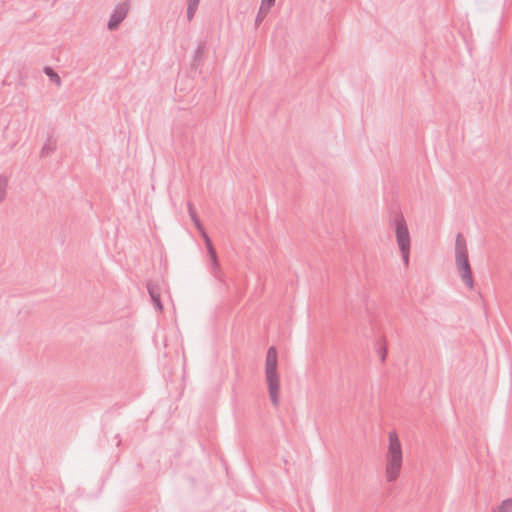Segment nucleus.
I'll return each instance as SVG.
<instances>
[{
  "instance_id": "nucleus-1",
  "label": "nucleus",
  "mask_w": 512,
  "mask_h": 512,
  "mask_svg": "<svg viewBox=\"0 0 512 512\" xmlns=\"http://www.w3.org/2000/svg\"><path fill=\"white\" fill-rule=\"evenodd\" d=\"M278 356L274 346L268 348L265 361V376L270 400L275 407L279 404L280 378L277 372Z\"/></svg>"
},
{
  "instance_id": "nucleus-2",
  "label": "nucleus",
  "mask_w": 512,
  "mask_h": 512,
  "mask_svg": "<svg viewBox=\"0 0 512 512\" xmlns=\"http://www.w3.org/2000/svg\"><path fill=\"white\" fill-rule=\"evenodd\" d=\"M402 467V447L398 435L395 431L389 433V446L386 464V480L395 481Z\"/></svg>"
},
{
  "instance_id": "nucleus-3",
  "label": "nucleus",
  "mask_w": 512,
  "mask_h": 512,
  "mask_svg": "<svg viewBox=\"0 0 512 512\" xmlns=\"http://www.w3.org/2000/svg\"><path fill=\"white\" fill-rule=\"evenodd\" d=\"M455 263L460 272L462 281L468 286L469 289H473L474 280L468 259L467 244L461 233H458L455 239Z\"/></svg>"
},
{
  "instance_id": "nucleus-4",
  "label": "nucleus",
  "mask_w": 512,
  "mask_h": 512,
  "mask_svg": "<svg viewBox=\"0 0 512 512\" xmlns=\"http://www.w3.org/2000/svg\"><path fill=\"white\" fill-rule=\"evenodd\" d=\"M399 249L411 248V238L406 221L402 215H396L392 221Z\"/></svg>"
},
{
  "instance_id": "nucleus-5",
  "label": "nucleus",
  "mask_w": 512,
  "mask_h": 512,
  "mask_svg": "<svg viewBox=\"0 0 512 512\" xmlns=\"http://www.w3.org/2000/svg\"><path fill=\"white\" fill-rule=\"evenodd\" d=\"M129 8L130 5L127 1L119 3L114 7L107 24V28L110 31H114L119 27L122 21L127 17Z\"/></svg>"
},
{
  "instance_id": "nucleus-6",
  "label": "nucleus",
  "mask_w": 512,
  "mask_h": 512,
  "mask_svg": "<svg viewBox=\"0 0 512 512\" xmlns=\"http://www.w3.org/2000/svg\"><path fill=\"white\" fill-rule=\"evenodd\" d=\"M147 290L151 297V300L153 302L155 309L161 311L163 309V306L161 303L160 292H159L158 286L156 284L150 282L147 284Z\"/></svg>"
},
{
  "instance_id": "nucleus-7",
  "label": "nucleus",
  "mask_w": 512,
  "mask_h": 512,
  "mask_svg": "<svg viewBox=\"0 0 512 512\" xmlns=\"http://www.w3.org/2000/svg\"><path fill=\"white\" fill-rule=\"evenodd\" d=\"M210 256V272L218 280L222 281L223 274L220 269L217 254H209Z\"/></svg>"
},
{
  "instance_id": "nucleus-8",
  "label": "nucleus",
  "mask_w": 512,
  "mask_h": 512,
  "mask_svg": "<svg viewBox=\"0 0 512 512\" xmlns=\"http://www.w3.org/2000/svg\"><path fill=\"white\" fill-rule=\"evenodd\" d=\"M200 0H187V19L191 21L198 9Z\"/></svg>"
},
{
  "instance_id": "nucleus-9",
  "label": "nucleus",
  "mask_w": 512,
  "mask_h": 512,
  "mask_svg": "<svg viewBox=\"0 0 512 512\" xmlns=\"http://www.w3.org/2000/svg\"><path fill=\"white\" fill-rule=\"evenodd\" d=\"M8 182L9 179L7 176L0 175V203H2L6 198Z\"/></svg>"
},
{
  "instance_id": "nucleus-10",
  "label": "nucleus",
  "mask_w": 512,
  "mask_h": 512,
  "mask_svg": "<svg viewBox=\"0 0 512 512\" xmlns=\"http://www.w3.org/2000/svg\"><path fill=\"white\" fill-rule=\"evenodd\" d=\"M491 512H512V498L503 500L501 504Z\"/></svg>"
},
{
  "instance_id": "nucleus-11",
  "label": "nucleus",
  "mask_w": 512,
  "mask_h": 512,
  "mask_svg": "<svg viewBox=\"0 0 512 512\" xmlns=\"http://www.w3.org/2000/svg\"><path fill=\"white\" fill-rule=\"evenodd\" d=\"M56 149V142L52 139H48L41 149V155L46 156L52 153Z\"/></svg>"
},
{
  "instance_id": "nucleus-12",
  "label": "nucleus",
  "mask_w": 512,
  "mask_h": 512,
  "mask_svg": "<svg viewBox=\"0 0 512 512\" xmlns=\"http://www.w3.org/2000/svg\"><path fill=\"white\" fill-rule=\"evenodd\" d=\"M45 73L52 82L56 83L58 86L61 84L60 76L51 67H46Z\"/></svg>"
},
{
  "instance_id": "nucleus-13",
  "label": "nucleus",
  "mask_w": 512,
  "mask_h": 512,
  "mask_svg": "<svg viewBox=\"0 0 512 512\" xmlns=\"http://www.w3.org/2000/svg\"><path fill=\"white\" fill-rule=\"evenodd\" d=\"M204 242H205V246L207 248V251H208V254H214L216 253L213 245H212V242H211V239L210 237L208 236V234L206 232H203V234L201 235Z\"/></svg>"
},
{
  "instance_id": "nucleus-14",
  "label": "nucleus",
  "mask_w": 512,
  "mask_h": 512,
  "mask_svg": "<svg viewBox=\"0 0 512 512\" xmlns=\"http://www.w3.org/2000/svg\"><path fill=\"white\" fill-rule=\"evenodd\" d=\"M276 0H261V10L269 12L271 7L275 4Z\"/></svg>"
},
{
  "instance_id": "nucleus-15",
  "label": "nucleus",
  "mask_w": 512,
  "mask_h": 512,
  "mask_svg": "<svg viewBox=\"0 0 512 512\" xmlns=\"http://www.w3.org/2000/svg\"><path fill=\"white\" fill-rule=\"evenodd\" d=\"M187 209H188V213H189V216H190L192 222H194V221L199 219L197 214H196V211L194 209V206H193V204L191 202L187 203Z\"/></svg>"
},
{
  "instance_id": "nucleus-16",
  "label": "nucleus",
  "mask_w": 512,
  "mask_h": 512,
  "mask_svg": "<svg viewBox=\"0 0 512 512\" xmlns=\"http://www.w3.org/2000/svg\"><path fill=\"white\" fill-rule=\"evenodd\" d=\"M399 250L401 253L403 263L405 264V266H408L409 265L410 248L399 249Z\"/></svg>"
},
{
  "instance_id": "nucleus-17",
  "label": "nucleus",
  "mask_w": 512,
  "mask_h": 512,
  "mask_svg": "<svg viewBox=\"0 0 512 512\" xmlns=\"http://www.w3.org/2000/svg\"><path fill=\"white\" fill-rule=\"evenodd\" d=\"M268 13H269V12H264V11H262V10H261V7H260V8H259V11H258V13H257L256 19H255L256 24L261 23V22L264 20V18L267 16V14H268Z\"/></svg>"
},
{
  "instance_id": "nucleus-18",
  "label": "nucleus",
  "mask_w": 512,
  "mask_h": 512,
  "mask_svg": "<svg viewBox=\"0 0 512 512\" xmlns=\"http://www.w3.org/2000/svg\"><path fill=\"white\" fill-rule=\"evenodd\" d=\"M193 223L201 235L203 234V232H206L199 219L194 221Z\"/></svg>"
},
{
  "instance_id": "nucleus-19",
  "label": "nucleus",
  "mask_w": 512,
  "mask_h": 512,
  "mask_svg": "<svg viewBox=\"0 0 512 512\" xmlns=\"http://www.w3.org/2000/svg\"><path fill=\"white\" fill-rule=\"evenodd\" d=\"M378 353H379L381 361L384 362L385 359H386V350H385V348H380L378 350Z\"/></svg>"
},
{
  "instance_id": "nucleus-20",
  "label": "nucleus",
  "mask_w": 512,
  "mask_h": 512,
  "mask_svg": "<svg viewBox=\"0 0 512 512\" xmlns=\"http://www.w3.org/2000/svg\"><path fill=\"white\" fill-rule=\"evenodd\" d=\"M202 51H203V48L199 46L197 48V50L195 51V58L200 57V55L202 54Z\"/></svg>"
}]
</instances>
